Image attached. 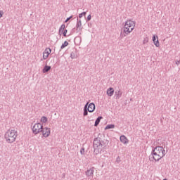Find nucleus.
Instances as JSON below:
<instances>
[{"instance_id": "f257e3e1", "label": "nucleus", "mask_w": 180, "mask_h": 180, "mask_svg": "<svg viewBox=\"0 0 180 180\" xmlns=\"http://www.w3.org/2000/svg\"><path fill=\"white\" fill-rule=\"evenodd\" d=\"M101 137H102V135L98 134V137H96L93 141V147L96 154L102 153V148H106V142L102 140V138Z\"/></svg>"}, {"instance_id": "f03ea898", "label": "nucleus", "mask_w": 180, "mask_h": 180, "mask_svg": "<svg viewBox=\"0 0 180 180\" xmlns=\"http://www.w3.org/2000/svg\"><path fill=\"white\" fill-rule=\"evenodd\" d=\"M135 26L136 23L134 21L131 20H127L124 25L123 32L124 34H122V37H126L127 34H130L134 30Z\"/></svg>"}, {"instance_id": "7ed1b4c3", "label": "nucleus", "mask_w": 180, "mask_h": 180, "mask_svg": "<svg viewBox=\"0 0 180 180\" xmlns=\"http://www.w3.org/2000/svg\"><path fill=\"white\" fill-rule=\"evenodd\" d=\"M18 137V131L15 129H8L4 135V139L9 144L14 143Z\"/></svg>"}, {"instance_id": "20e7f679", "label": "nucleus", "mask_w": 180, "mask_h": 180, "mask_svg": "<svg viewBox=\"0 0 180 180\" xmlns=\"http://www.w3.org/2000/svg\"><path fill=\"white\" fill-rule=\"evenodd\" d=\"M162 158V156L160 155L153 149L152 150L151 154L149 155V161H160Z\"/></svg>"}, {"instance_id": "39448f33", "label": "nucleus", "mask_w": 180, "mask_h": 180, "mask_svg": "<svg viewBox=\"0 0 180 180\" xmlns=\"http://www.w3.org/2000/svg\"><path fill=\"white\" fill-rule=\"evenodd\" d=\"M43 125L41 123L34 124L32 127V132L34 134H39V133H41V129Z\"/></svg>"}, {"instance_id": "423d86ee", "label": "nucleus", "mask_w": 180, "mask_h": 180, "mask_svg": "<svg viewBox=\"0 0 180 180\" xmlns=\"http://www.w3.org/2000/svg\"><path fill=\"white\" fill-rule=\"evenodd\" d=\"M154 151H155L160 156H161L162 158L163 157H165V149L162 146H156L153 149Z\"/></svg>"}, {"instance_id": "0eeeda50", "label": "nucleus", "mask_w": 180, "mask_h": 180, "mask_svg": "<svg viewBox=\"0 0 180 180\" xmlns=\"http://www.w3.org/2000/svg\"><path fill=\"white\" fill-rule=\"evenodd\" d=\"M94 172H95V168L94 167H90L85 172L86 176L87 178H94Z\"/></svg>"}, {"instance_id": "6e6552de", "label": "nucleus", "mask_w": 180, "mask_h": 180, "mask_svg": "<svg viewBox=\"0 0 180 180\" xmlns=\"http://www.w3.org/2000/svg\"><path fill=\"white\" fill-rule=\"evenodd\" d=\"M41 133H42V136L44 137H45V138L49 137V136H50V133H51L50 128H47V127L43 128L42 127Z\"/></svg>"}, {"instance_id": "1a4fd4ad", "label": "nucleus", "mask_w": 180, "mask_h": 180, "mask_svg": "<svg viewBox=\"0 0 180 180\" xmlns=\"http://www.w3.org/2000/svg\"><path fill=\"white\" fill-rule=\"evenodd\" d=\"M51 53V49L46 48L45 51L43 52V60H47L49 58V56Z\"/></svg>"}, {"instance_id": "9d476101", "label": "nucleus", "mask_w": 180, "mask_h": 180, "mask_svg": "<svg viewBox=\"0 0 180 180\" xmlns=\"http://www.w3.org/2000/svg\"><path fill=\"white\" fill-rule=\"evenodd\" d=\"M77 24H76V30L77 32H81L83 29L82 27V22L81 21V20H79L78 18L77 19Z\"/></svg>"}, {"instance_id": "9b49d317", "label": "nucleus", "mask_w": 180, "mask_h": 180, "mask_svg": "<svg viewBox=\"0 0 180 180\" xmlns=\"http://www.w3.org/2000/svg\"><path fill=\"white\" fill-rule=\"evenodd\" d=\"M96 108V107L95 106V103H91L90 104L89 103L87 105L86 109L90 113H92V112L95 111Z\"/></svg>"}, {"instance_id": "f8f14e48", "label": "nucleus", "mask_w": 180, "mask_h": 180, "mask_svg": "<svg viewBox=\"0 0 180 180\" xmlns=\"http://www.w3.org/2000/svg\"><path fill=\"white\" fill-rule=\"evenodd\" d=\"M120 140L121 143H122V144H128L129 143V139H127V137H126V136H124V135H122L120 137Z\"/></svg>"}, {"instance_id": "ddd939ff", "label": "nucleus", "mask_w": 180, "mask_h": 180, "mask_svg": "<svg viewBox=\"0 0 180 180\" xmlns=\"http://www.w3.org/2000/svg\"><path fill=\"white\" fill-rule=\"evenodd\" d=\"M122 95H123V93L120 90H116L115 92V99H120L122 98Z\"/></svg>"}, {"instance_id": "4468645a", "label": "nucleus", "mask_w": 180, "mask_h": 180, "mask_svg": "<svg viewBox=\"0 0 180 180\" xmlns=\"http://www.w3.org/2000/svg\"><path fill=\"white\" fill-rule=\"evenodd\" d=\"M106 93L108 96H113V94H115V89L113 87H110L107 89Z\"/></svg>"}, {"instance_id": "2eb2a0df", "label": "nucleus", "mask_w": 180, "mask_h": 180, "mask_svg": "<svg viewBox=\"0 0 180 180\" xmlns=\"http://www.w3.org/2000/svg\"><path fill=\"white\" fill-rule=\"evenodd\" d=\"M153 44L158 47L160 46V41H158V37H156L155 35L153 36Z\"/></svg>"}, {"instance_id": "dca6fc26", "label": "nucleus", "mask_w": 180, "mask_h": 180, "mask_svg": "<svg viewBox=\"0 0 180 180\" xmlns=\"http://www.w3.org/2000/svg\"><path fill=\"white\" fill-rule=\"evenodd\" d=\"M77 57H78V53H77V50H75L72 52H71L70 58H72V60H74V59L77 58Z\"/></svg>"}, {"instance_id": "f3484780", "label": "nucleus", "mask_w": 180, "mask_h": 180, "mask_svg": "<svg viewBox=\"0 0 180 180\" xmlns=\"http://www.w3.org/2000/svg\"><path fill=\"white\" fill-rule=\"evenodd\" d=\"M51 70V66L45 65L44 68L42 70L43 74H46V72H49Z\"/></svg>"}, {"instance_id": "a211bd4d", "label": "nucleus", "mask_w": 180, "mask_h": 180, "mask_svg": "<svg viewBox=\"0 0 180 180\" xmlns=\"http://www.w3.org/2000/svg\"><path fill=\"white\" fill-rule=\"evenodd\" d=\"M89 103V102H87L84 107V112H83V116H88V112H89L88 110V109L86 108H88V104Z\"/></svg>"}, {"instance_id": "6ab92c4d", "label": "nucleus", "mask_w": 180, "mask_h": 180, "mask_svg": "<svg viewBox=\"0 0 180 180\" xmlns=\"http://www.w3.org/2000/svg\"><path fill=\"white\" fill-rule=\"evenodd\" d=\"M102 119H103V117L102 116H99L96 118L95 123H94V126L95 127H98V125L99 124V123H101V120H102Z\"/></svg>"}, {"instance_id": "aec40b11", "label": "nucleus", "mask_w": 180, "mask_h": 180, "mask_svg": "<svg viewBox=\"0 0 180 180\" xmlns=\"http://www.w3.org/2000/svg\"><path fill=\"white\" fill-rule=\"evenodd\" d=\"M65 25L63 24L59 28V34H63V32L65 30Z\"/></svg>"}, {"instance_id": "412c9836", "label": "nucleus", "mask_w": 180, "mask_h": 180, "mask_svg": "<svg viewBox=\"0 0 180 180\" xmlns=\"http://www.w3.org/2000/svg\"><path fill=\"white\" fill-rule=\"evenodd\" d=\"M68 46V41H65L64 43L60 46V50H63V49H65Z\"/></svg>"}, {"instance_id": "4be33fe9", "label": "nucleus", "mask_w": 180, "mask_h": 180, "mask_svg": "<svg viewBox=\"0 0 180 180\" xmlns=\"http://www.w3.org/2000/svg\"><path fill=\"white\" fill-rule=\"evenodd\" d=\"M109 129H115V124H108L105 127V130H108Z\"/></svg>"}, {"instance_id": "5701e85b", "label": "nucleus", "mask_w": 180, "mask_h": 180, "mask_svg": "<svg viewBox=\"0 0 180 180\" xmlns=\"http://www.w3.org/2000/svg\"><path fill=\"white\" fill-rule=\"evenodd\" d=\"M41 122H42V123H47V117H45V116L41 117Z\"/></svg>"}, {"instance_id": "b1692460", "label": "nucleus", "mask_w": 180, "mask_h": 180, "mask_svg": "<svg viewBox=\"0 0 180 180\" xmlns=\"http://www.w3.org/2000/svg\"><path fill=\"white\" fill-rule=\"evenodd\" d=\"M80 154L82 155H85V148H82L80 150Z\"/></svg>"}, {"instance_id": "393cba45", "label": "nucleus", "mask_w": 180, "mask_h": 180, "mask_svg": "<svg viewBox=\"0 0 180 180\" xmlns=\"http://www.w3.org/2000/svg\"><path fill=\"white\" fill-rule=\"evenodd\" d=\"M146 43H148V37H145L143 39V44H146Z\"/></svg>"}, {"instance_id": "a878e982", "label": "nucleus", "mask_w": 180, "mask_h": 180, "mask_svg": "<svg viewBox=\"0 0 180 180\" xmlns=\"http://www.w3.org/2000/svg\"><path fill=\"white\" fill-rule=\"evenodd\" d=\"M85 15H86V12H83V13L79 14V18H82V16H85Z\"/></svg>"}, {"instance_id": "bb28decb", "label": "nucleus", "mask_w": 180, "mask_h": 180, "mask_svg": "<svg viewBox=\"0 0 180 180\" xmlns=\"http://www.w3.org/2000/svg\"><path fill=\"white\" fill-rule=\"evenodd\" d=\"M67 32H68V30H65L62 33L64 36V37H67Z\"/></svg>"}, {"instance_id": "cd10ccee", "label": "nucleus", "mask_w": 180, "mask_h": 180, "mask_svg": "<svg viewBox=\"0 0 180 180\" xmlns=\"http://www.w3.org/2000/svg\"><path fill=\"white\" fill-rule=\"evenodd\" d=\"M70 19H72V15L68 17V18L65 20V23H67V22H68Z\"/></svg>"}, {"instance_id": "c85d7f7f", "label": "nucleus", "mask_w": 180, "mask_h": 180, "mask_svg": "<svg viewBox=\"0 0 180 180\" xmlns=\"http://www.w3.org/2000/svg\"><path fill=\"white\" fill-rule=\"evenodd\" d=\"M116 161H117V162H120V157H117V158H116Z\"/></svg>"}, {"instance_id": "c756f323", "label": "nucleus", "mask_w": 180, "mask_h": 180, "mask_svg": "<svg viewBox=\"0 0 180 180\" xmlns=\"http://www.w3.org/2000/svg\"><path fill=\"white\" fill-rule=\"evenodd\" d=\"M91 20V14L87 16V22H89Z\"/></svg>"}, {"instance_id": "7c9ffc66", "label": "nucleus", "mask_w": 180, "mask_h": 180, "mask_svg": "<svg viewBox=\"0 0 180 180\" xmlns=\"http://www.w3.org/2000/svg\"><path fill=\"white\" fill-rule=\"evenodd\" d=\"M175 64H176L177 65H179L180 60H175Z\"/></svg>"}, {"instance_id": "2f4dec72", "label": "nucleus", "mask_w": 180, "mask_h": 180, "mask_svg": "<svg viewBox=\"0 0 180 180\" xmlns=\"http://www.w3.org/2000/svg\"><path fill=\"white\" fill-rule=\"evenodd\" d=\"M3 15H4V11H0V18H2Z\"/></svg>"}, {"instance_id": "473e14b6", "label": "nucleus", "mask_w": 180, "mask_h": 180, "mask_svg": "<svg viewBox=\"0 0 180 180\" xmlns=\"http://www.w3.org/2000/svg\"><path fill=\"white\" fill-rule=\"evenodd\" d=\"M41 61H43V59H41Z\"/></svg>"}]
</instances>
